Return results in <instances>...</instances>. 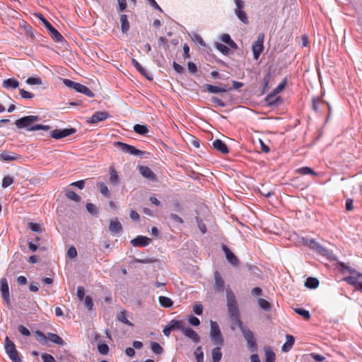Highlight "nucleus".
I'll return each instance as SVG.
<instances>
[{"mask_svg":"<svg viewBox=\"0 0 362 362\" xmlns=\"http://www.w3.org/2000/svg\"><path fill=\"white\" fill-rule=\"evenodd\" d=\"M40 120L38 116L29 115L23 117L15 122L16 126L18 129L26 128L28 131H37V130H45L47 131L50 129L48 125L43 124H33Z\"/></svg>","mask_w":362,"mask_h":362,"instance_id":"nucleus-1","label":"nucleus"},{"mask_svg":"<svg viewBox=\"0 0 362 362\" xmlns=\"http://www.w3.org/2000/svg\"><path fill=\"white\" fill-rule=\"evenodd\" d=\"M226 295L228 314L230 317H233L238 320V315H240L238 302L234 293L229 286L226 288Z\"/></svg>","mask_w":362,"mask_h":362,"instance_id":"nucleus-2","label":"nucleus"},{"mask_svg":"<svg viewBox=\"0 0 362 362\" xmlns=\"http://www.w3.org/2000/svg\"><path fill=\"white\" fill-rule=\"evenodd\" d=\"M338 267L340 269V270L342 272H344V271H347L350 274H353V276L344 277L343 280L344 281H346L347 284L354 286L356 287V289L359 291V285L358 284H360L361 282H358L357 281V279L362 276V274L356 272L355 269H353L347 267L343 262H339Z\"/></svg>","mask_w":362,"mask_h":362,"instance_id":"nucleus-3","label":"nucleus"},{"mask_svg":"<svg viewBox=\"0 0 362 362\" xmlns=\"http://www.w3.org/2000/svg\"><path fill=\"white\" fill-rule=\"evenodd\" d=\"M210 326V339L212 344L216 346H222L224 341L218 323L211 320Z\"/></svg>","mask_w":362,"mask_h":362,"instance_id":"nucleus-4","label":"nucleus"},{"mask_svg":"<svg viewBox=\"0 0 362 362\" xmlns=\"http://www.w3.org/2000/svg\"><path fill=\"white\" fill-rule=\"evenodd\" d=\"M35 16L40 20L44 26L47 29L52 37L57 42H62L64 37L55 29L52 25L41 13H36Z\"/></svg>","mask_w":362,"mask_h":362,"instance_id":"nucleus-5","label":"nucleus"},{"mask_svg":"<svg viewBox=\"0 0 362 362\" xmlns=\"http://www.w3.org/2000/svg\"><path fill=\"white\" fill-rule=\"evenodd\" d=\"M64 84L70 88L76 90L78 93H83L84 95L93 98L94 96V93L92 90H90L87 86L81 84L79 83L74 82L69 79H64L63 80Z\"/></svg>","mask_w":362,"mask_h":362,"instance_id":"nucleus-6","label":"nucleus"},{"mask_svg":"<svg viewBox=\"0 0 362 362\" xmlns=\"http://www.w3.org/2000/svg\"><path fill=\"white\" fill-rule=\"evenodd\" d=\"M5 350L8 355L10 359L13 362H22L21 358L18 356V353L16 349V346L8 337L5 339Z\"/></svg>","mask_w":362,"mask_h":362,"instance_id":"nucleus-7","label":"nucleus"},{"mask_svg":"<svg viewBox=\"0 0 362 362\" xmlns=\"http://www.w3.org/2000/svg\"><path fill=\"white\" fill-rule=\"evenodd\" d=\"M287 84L286 78H284L274 90L272 94L269 95L267 98V100L270 105H278L277 100L279 99L275 98V96L281 93L286 87Z\"/></svg>","mask_w":362,"mask_h":362,"instance_id":"nucleus-8","label":"nucleus"},{"mask_svg":"<svg viewBox=\"0 0 362 362\" xmlns=\"http://www.w3.org/2000/svg\"><path fill=\"white\" fill-rule=\"evenodd\" d=\"M264 36L263 34H259L257 39L255 41L252 46V50L253 53V57L257 60L263 51L264 49Z\"/></svg>","mask_w":362,"mask_h":362,"instance_id":"nucleus-9","label":"nucleus"},{"mask_svg":"<svg viewBox=\"0 0 362 362\" xmlns=\"http://www.w3.org/2000/svg\"><path fill=\"white\" fill-rule=\"evenodd\" d=\"M114 146L119 148L124 153H128L131 155L134 156H142L144 154V151H140L136 148L134 146L120 142L116 141L114 143Z\"/></svg>","mask_w":362,"mask_h":362,"instance_id":"nucleus-10","label":"nucleus"},{"mask_svg":"<svg viewBox=\"0 0 362 362\" xmlns=\"http://www.w3.org/2000/svg\"><path fill=\"white\" fill-rule=\"evenodd\" d=\"M242 334L247 341V349L251 351H255L257 350V344L253 333L246 327L242 331Z\"/></svg>","mask_w":362,"mask_h":362,"instance_id":"nucleus-11","label":"nucleus"},{"mask_svg":"<svg viewBox=\"0 0 362 362\" xmlns=\"http://www.w3.org/2000/svg\"><path fill=\"white\" fill-rule=\"evenodd\" d=\"M76 132L74 128L64 129H54L51 132L50 136L55 139H60L74 134Z\"/></svg>","mask_w":362,"mask_h":362,"instance_id":"nucleus-12","label":"nucleus"},{"mask_svg":"<svg viewBox=\"0 0 362 362\" xmlns=\"http://www.w3.org/2000/svg\"><path fill=\"white\" fill-rule=\"evenodd\" d=\"M325 106L327 107L329 115L331 113V107L329 104L323 100H322L320 98H313V109L316 112H322L323 109L325 107Z\"/></svg>","mask_w":362,"mask_h":362,"instance_id":"nucleus-13","label":"nucleus"},{"mask_svg":"<svg viewBox=\"0 0 362 362\" xmlns=\"http://www.w3.org/2000/svg\"><path fill=\"white\" fill-rule=\"evenodd\" d=\"M214 289L216 293H222L224 290V280L219 272L216 271L214 274Z\"/></svg>","mask_w":362,"mask_h":362,"instance_id":"nucleus-14","label":"nucleus"},{"mask_svg":"<svg viewBox=\"0 0 362 362\" xmlns=\"http://www.w3.org/2000/svg\"><path fill=\"white\" fill-rule=\"evenodd\" d=\"M110 117V115L106 111L95 112L90 117L87 119V122L90 124H95L99 122L105 121Z\"/></svg>","mask_w":362,"mask_h":362,"instance_id":"nucleus-15","label":"nucleus"},{"mask_svg":"<svg viewBox=\"0 0 362 362\" xmlns=\"http://www.w3.org/2000/svg\"><path fill=\"white\" fill-rule=\"evenodd\" d=\"M308 246L323 256H327L329 251L314 240H309L307 242Z\"/></svg>","mask_w":362,"mask_h":362,"instance_id":"nucleus-16","label":"nucleus"},{"mask_svg":"<svg viewBox=\"0 0 362 362\" xmlns=\"http://www.w3.org/2000/svg\"><path fill=\"white\" fill-rule=\"evenodd\" d=\"M0 284L2 298L6 303H8L10 301V294L7 279L6 278H2L0 281Z\"/></svg>","mask_w":362,"mask_h":362,"instance_id":"nucleus-17","label":"nucleus"},{"mask_svg":"<svg viewBox=\"0 0 362 362\" xmlns=\"http://www.w3.org/2000/svg\"><path fill=\"white\" fill-rule=\"evenodd\" d=\"M222 250L224 252L228 262L233 266H238L239 264V260L237 257L232 252V251L226 245H222Z\"/></svg>","mask_w":362,"mask_h":362,"instance_id":"nucleus-18","label":"nucleus"},{"mask_svg":"<svg viewBox=\"0 0 362 362\" xmlns=\"http://www.w3.org/2000/svg\"><path fill=\"white\" fill-rule=\"evenodd\" d=\"M151 240L146 236L138 235L131 240V244L134 247H146L150 244Z\"/></svg>","mask_w":362,"mask_h":362,"instance_id":"nucleus-19","label":"nucleus"},{"mask_svg":"<svg viewBox=\"0 0 362 362\" xmlns=\"http://www.w3.org/2000/svg\"><path fill=\"white\" fill-rule=\"evenodd\" d=\"M182 333L194 343H199L200 341L199 335L190 327H185V328L183 329Z\"/></svg>","mask_w":362,"mask_h":362,"instance_id":"nucleus-20","label":"nucleus"},{"mask_svg":"<svg viewBox=\"0 0 362 362\" xmlns=\"http://www.w3.org/2000/svg\"><path fill=\"white\" fill-rule=\"evenodd\" d=\"M205 88L208 92L211 93H226L230 90V88L226 84H222L221 87L216 86L211 84H206Z\"/></svg>","mask_w":362,"mask_h":362,"instance_id":"nucleus-21","label":"nucleus"},{"mask_svg":"<svg viewBox=\"0 0 362 362\" xmlns=\"http://www.w3.org/2000/svg\"><path fill=\"white\" fill-rule=\"evenodd\" d=\"M139 173H141V175L146 177V178H148V180H151V181H155L156 180V175L154 174V173L147 166H140L139 167Z\"/></svg>","mask_w":362,"mask_h":362,"instance_id":"nucleus-22","label":"nucleus"},{"mask_svg":"<svg viewBox=\"0 0 362 362\" xmlns=\"http://www.w3.org/2000/svg\"><path fill=\"white\" fill-rule=\"evenodd\" d=\"M109 230L113 234H117L122 231V226L117 218L110 220Z\"/></svg>","mask_w":362,"mask_h":362,"instance_id":"nucleus-23","label":"nucleus"},{"mask_svg":"<svg viewBox=\"0 0 362 362\" xmlns=\"http://www.w3.org/2000/svg\"><path fill=\"white\" fill-rule=\"evenodd\" d=\"M213 147L223 154L228 153V148L226 144L221 139H216L212 143Z\"/></svg>","mask_w":362,"mask_h":362,"instance_id":"nucleus-24","label":"nucleus"},{"mask_svg":"<svg viewBox=\"0 0 362 362\" xmlns=\"http://www.w3.org/2000/svg\"><path fill=\"white\" fill-rule=\"evenodd\" d=\"M20 156L15 153L4 151L0 153V159L4 161H12L17 160Z\"/></svg>","mask_w":362,"mask_h":362,"instance_id":"nucleus-25","label":"nucleus"},{"mask_svg":"<svg viewBox=\"0 0 362 362\" xmlns=\"http://www.w3.org/2000/svg\"><path fill=\"white\" fill-rule=\"evenodd\" d=\"M286 341L282 346V348H281V350L283 352L289 351L291 349V348L293 347L294 342H295V338L291 334H286Z\"/></svg>","mask_w":362,"mask_h":362,"instance_id":"nucleus-26","label":"nucleus"},{"mask_svg":"<svg viewBox=\"0 0 362 362\" xmlns=\"http://www.w3.org/2000/svg\"><path fill=\"white\" fill-rule=\"evenodd\" d=\"M109 182L112 185H117L119 183V177L117 175V172L113 166L110 168Z\"/></svg>","mask_w":362,"mask_h":362,"instance_id":"nucleus-27","label":"nucleus"},{"mask_svg":"<svg viewBox=\"0 0 362 362\" xmlns=\"http://www.w3.org/2000/svg\"><path fill=\"white\" fill-rule=\"evenodd\" d=\"M168 324L173 331L181 330L183 332V329L185 328V322L182 320H172Z\"/></svg>","mask_w":362,"mask_h":362,"instance_id":"nucleus-28","label":"nucleus"},{"mask_svg":"<svg viewBox=\"0 0 362 362\" xmlns=\"http://www.w3.org/2000/svg\"><path fill=\"white\" fill-rule=\"evenodd\" d=\"M19 86V82L14 78H10L3 81L4 88H17Z\"/></svg>","mask_w":362,"mask_h":362,"instance_id":"nucleus-29","label":"nucleus"},{"mask_svg":"<svg viewBox=\"0 0 362 362\" xmlns=\"http://www.w3.org/2000/svg\"><path fill=\"white\" fill-rule=\"evenodd\" d=\"M132 64L143 76H144L149 81H152L153 78L149 76L148 72L135 59H132Z\"/></svg>","mask_w":362,"mask_h":362,"instance_id":"nucleus-30","label":"nucleus"},{"mask_svg":"<svg viewBox=\"0 0 362 362\" xmlns=\"http://www.w3.org/2000/svg\"><path fill=\"white\" fill-rule=\"evenodd\" d=\"M134 131L140 135L145 136L149 132V127L146 124H137L134 126Z\"/></svg>","mask_w":362,"mask_h":362,"instance_id":"nucleus-31","label":"nucleus"},{"mask_svg":"<svg viewBox=\"0 0 362 362\" xmlns=\"http://www.w3.org/2000/svg\"><path fill=\"white\" fill-rule=\"evenodd\" d=\"M266 359L264 362H275V354L269 346L264 348Z\"/></svg>","mask_w":362,"mask_h":362,"instance_id":"nucleus-32","label":"nucleus"},{"mask_svg":"<svg viewBox=\"0 0 362 362\" xmlns=\"http://www.w3.org/2000/svg\"><path fill=\"white\" fill-rule=\"evenodd\" d=\"M221 346L214 348L211 351L212 362H220L222 358Z\"/></svg>","mask_w":362,"mask_h":362,"instance_id":"nucleus-33","label":"nucleus"},{"mask_svg":"<svg viewBox=\"0 0 362 362\" xmlns=\"http://www.w3.org/2000/svg\"><path fill=\"white\" fill-rule=\"evenodd\" d=\"M36 340L42 345L47 344L48 341V335L46 336L42 332L37 330L35 332Z\"/></svg>","mask_w":362,"mask_h":362,"instance_id":"nucleus-34","label":"nucleus"},{"mask_svg":"<svg viewBox=\"0 0 362 362\" xmlns=\"http://www.w3.org/2000/svg\"><path fill=\"white\" fill-rule=\"evenodd\" d=\"M48 341L60 346L64 344V340L58 334L54 333H48Z\"/></svg>","mask_w":362,"mask_h":362,"instance_id":"nucleus-35","label":"nucleus"},{"mask_svg":"<svg viewBox=\"0 0 362 362\" xmlns=\"http://www.w3.org/2000/svg\"><path fill=\"white\" fill-rule=\"evenodd\" d=\"M305 286L309 288L315 289L319 286V281L314 277H308L305 283Z\"/></svg>","mask_w":362,"mask_h":362,"instance_id":"nucleus-36","label":"nucleus"},{"mask_svg":"<svg viewBox=\"0 0 362 362\" xmlns=\"http://www.w3.org/2000/svg\"><path fill=\"white\" fill-rule=\"evenodd\" d=\"M65 195L68 199L76 202H79L81 201V197L70 189H66Z\"/></svg>","mask_w":362,"mask_h":362,"instance_id":"nucleus-37","label":"nucleus"},{"mask_svg":"<svg viewBox=\"0 0 362 362\" xmlns=\"http://www.w3.org/2000/svg\"><path fill=\"white\" fill-rule=\"evenodd\" d=\"M121 30L122 33H127L129 29V23L127 16L124 14L120 16Z\"/></svg>","mask_w":362,"mask_h":362,"instance_id":"nucleus-38","label":"nucleus"},{"mask_svg":"<svg viewBox=\"0 0 362 362\" xmlns=\"http://www.w3.org/2000/svg\"><path fill=\"white\" fill-rule=\"evenodd\" d=\"M158 301L160 305L163 308H170L173 305V300L170 298L165 296H160L158 298Z\"/></svg>","mask_w":362,"mask_h":362,"instance_id":"nucleus-39","label":"nucleus"},{"mask_svg":"<svg viewBox=\"0 0 362 362\" xmlns=\"http://www.w3.org/2000/svg\"><path fill=\"white\" fill-rule=\"evenodd\" d=\"M97 186L99 187L100 193L106 198H110V192L107 185L103 182H98Z\"/></svg>","mask_w":362,"mask_h":362,"instance_id":"nucleus-40","label":"nucleus"},{"mask_svg":"<svg viewBox=\"0 0 362 362\" xmlns=\"http://www.w3.org/2000/svg\"><path fill=\"white\" fill-rule=\"evenodd\" d=\"M296 171L297 173H299L300 175H317V173L316 172H315L310 167H302V168H298Z\"/></svg>","mask_w":362,"mask_h":362,"instance_id":"nucleus-41","label":"nucleus"},{"mask_svg":"<svg viewBox=\"0 0 362 362\" xmlns=\"http://www.w3.org/2000/svg\"><path fill=\"white\" fill-rule=\"evenodd\" d=\"M232 325H231V329L233 330L235 329V325H238L241 332L246 328V327L243 326V322L240 320V315H238V320H235L233 317H230Z\"/></svg>","mask_w":362,"mask_h":362,"instance_id":"nucleus-42","label":"nucleus"},{"mask_svg":"<svg viewBox=\"0 0 362 362\" xmlns=\"http://www.w3.org/2000/svg\"><path fill=\"white\" fill-rule=\"evenodd\" d=\"M151 348L152 351L157 355H160L163 352V349L162 346L157 342L153 341L151 343Z\"/></svg>","mask_w":362,"mask_h":362,"instance_id":"nucleus-43","label":"nucleus"},{"mask_svg":"<svg viewBox=\"0 0 362 362\" xmlns=\"http://www.w3.org/2000/svg\"><path fill=\"white\" fill-rule=\"evenodd\" d=\"M258 305L259 306L265 311H269L272 308L271 304L264 298L258 299Z\"/></svg>","mask_w":362,"mask_h":362,"instance_id":"nucleus-44","label":"nucleus"},{"mask_svg":"<svg viewBox=\"0 0 362 362\" xmlns=\"http://www.w3.org/2000/svg\"><path fill=\"white\" fill-rule=\"evenodd\" d=\"M194 356L197 362H204V353L202 346H198L194 351Z\"/></svg>","mask_w":362,"mask_h":362,"instance_id":"nucleus-45","label":"nucleus"},{"mask_svg":"<svg viewBox=\"0 0 362 362\" xmlns=\"http://www.w3.org/2000/svg\"><path fill=\"white\" fill-rule=\"evenodd\" d=\"M117 320L122 322H123L125 325L132 326V323L129 321L126 317V313L125 311L120 312L117 315Z\"/></svg>","mask_w":362,"mask_h":362,"instance_id":"nucleus-46","label":"nucleus"},{"mask_svg":"<svg viewBox=\"0 0 362 362\" xmlns=\"http://www.w3.org/2000/svg\"><path fill=\"white\" fill-rule=\"evenodd\" d=\"M295 312L299 315L302 316L305 320H309L310 318V314L308 310L303 308H296Z\"/></svg>","mask_w":362,"mask_h":362,"instance_id":"nucleus-47","label":"nucleus"},{"mask_svg":"<svg viewBox=\"0 0 362 362\" xmlns=\"http://www.w3.org/2000/svg\"><path fill=\"white\" fill-rule=\"evenodd\" d=\"M98 350L100 354L103 355H106L109 353L110 349L109 346L106 344H98Z\"/></svg>","mask_w":362,"mask_h":362,"instance_id":"nucleus-48","label":"nucleus"},{"mask_svg":"<svg viewBox=\"0 0 362 362\" xmlns=\"http://www.w3.org/2000/svg\"><path fill=\"white\" fill-rule=\"evenodd\" d=\"M235 15L243 23L247 24L249 23L247 15L244 11H238Z\"/></svg>","mask_w":362,"mask_h":362,"instance_id":"nucleus-49","label":"nucleus"},{"mask_svg":"<svg viewBox=\"0 0 362 362\" xmlns=\"http://www.w3.org/2000/svg\"><path fill=\"white\" fill-rule=\"evenodd\" d=\"M216 49L225 55H227L230 52V49L225 45L221 43H217L216 45Z\"/></svg>","mask_w":362,"mask_h":362,"instance_id":"nucleus-50","label":"nucleus"},{"mask_svg":"<svg viewBox=\"0 0 362 362\" xmlns=\"http://www.w3.org/2000/svg\"><path fill=\"white\" fill-rule=\"evenodd\" d=\"M14 182V180L12 177L11 176H5L3 180H2V187L4 188H6L8 186H10L11 185H12Z\"/></svg>","mask_w":362,"mask_h":362,"instance_id":"nucleus-51","label":"nucleus"},{"mask_svg":"<svg viewBox=\"0 0 362 362\" xmlns=\"http://www.w3.org/2000/svg\"><path fill=\"white\" fill-rule=\"evenodd\" d=\"M234 3L235 4V8L234 9L235 13H237L238 11H243L245 8V3L242 0H234Z\"/></svg>","mask_w":362,"mask_h":362,"instance_id":"nucleus-52","label":"nucleus"},{"mask_svg":"<svg viewBox=\"0 0 362 362\" xmlns=\"http://www.w3.org/2000/svg\"><path fill=\"white\" fill-rule=\"evenodd\" d=\"M86 209L92 215H95V216L98 215V209L93 204L87 203L86 204Z\"/></svg>","mask_w":362,"mask_h":362,"instance_id":"nucleus-53","label":"nucleus"},{"mask_svg":"<svg viewBox=\"0 0 362 362\" xmlns=\"http://www.w3.org/2000/svg\"><path fill=\"white\" fill-rule=\"evenodd\" d=\"M28 85H41L42 81L40 78L30 77L26 80Z\"/></svg>","mask_w":362,"mask_h":362,"instance_id":"nucleus-54","label":"nucleus"},{"mask_svg":"<svg viewBox=\"0 0 362 362\" xmlns=\"http://www.w3.org/2000/svg\"><path fill=\"white\" fill-rule=\"evenodd\" d=\"M19 92H20L21 96L25 99H32L35 96L33 93L26 91L24 89H20Z\"/></svg>","mask_w":362,"mask_h":362,"instance_id":"nucleus-55","label":"nucleus"},{"mask_svg":"<svg viewBox=\"0 0 362 362\" xmlns=\"http://www.w3.org/2000/svg\"><path fill=\"white\" fill-rule=\"evenodd\" d=\"M84 304H85V306L89 310H91L93 309V299L90 296H87L85 297V299H84Z\"/></svg>","mask_w":362,"mask_h":362,"instance_id":"nucleus-56","label":"nucleus"},{"mask_svg":"<svg viewBox=\"0 0 362 362\" xmlns=\"http://www.w3.org/2000/svg\"><path fill=\"white\" fill-rule=\"evenodd\" d=\"M41 357L43 362H56V360L51 354L45 353L42 354Z\"/></svg>","mask_w":362,"mask_h":362,"instance_id":"nucleus-57","label":"nucleus"},{"mask_svg":"<svg viewBox=\"0 0 362 362\" xmlns=\"http://www.w3.org/2000/svg\"><path fill=\"white\" fill-rule=\"evenodd\" d=\"M188 321H189V324L192 325V326L197 327L200 325L199 320L194 315H190L188 319Z\"/></svg>","mask_w":362,"mask_h":362,"instance_id":"nucleus-58","label":"nucleus"},{"mask_svg":"<svg viewBox=\"0 0 362 362\" xmlns=\"http://www.w3.org/2000/svg\"><path fill=\"white\" fill-rule=\"evenodd\" d=\"M18 330L24 336L28 337L30 335V332L29 331V329L22 325L18 327Z\"/></svg>","mask_w":362,"mask_h":362,"instance_id":"nucleus-59","label":"nucleus"},{"mask_svg":"<svg viewBox=\"0 0 362 362\" xmlns=\"http://www.w3.org/2000/svg\"><path fill=\"white\" fill-rule=\"evenodd\" d=\"M193 311L197 315H201L202 314V313H203V306H202V305H201L199 303L195 304L193 306Z\"/></svg>","mask_w":362,"mask_h":362,"instance_id":"nucleus-60","label":"nucleus"},{"mask_svg":"<svg viewBox=\"0 0 362 362\" xmlns=\"http://www.w3.org/2000/svg\"><path fill=\"white\" fill-rule=\"evenodd\" d=\"M67 255L70 258H74L77 256V251L75 247L71 246L68 249Z\"/></svg>","mask_w":362,"mask_h":362,"instance_id":"nucleus-61","label":"nucleus"},{"mask_svg":"<svg viewBox=\"0 0 362 362\" xmlns=\"http://www.w3.org/2000/svg\"><path fill=\"white\" fill-rule=\"evenodd\" d=\"M70 185L76 187L80 189H83L85 187V180H78V181L72 182Z\"/></svg>","mask_w":362,"mask_h":362,"instance_id":"nucleus-62","label":"nucleus"},{"mask_svg":"<svg viewBox=\"0 0 362 362\" xmlns=\"http://www.w3.org/2000/svg\"><path fill=\"white\" fill-rule=\"evenodd\" d=\"M85 296V290L83 287L78 286L77 288V296L79 298V300H82Z\"/></svg>","mask_w":362,"mask_h":362,"instance_id":"nucleus-63","label":"nucleus"},{"mask_svg":"<svg viewBox=\"0 0 362 362\" xmlns=\"http://www.w3.org/2000/svg\"><path fill=\"white\" fill-rule=\"evenodd\" d=\"M187 68L189 71L192 74H194L197 70L196 64L192 62H188Z\"/></svg>","mask_w":362,"mask_h":362,"instance_id":"nucleus-64","label":"nucleus"}]
</instances>
